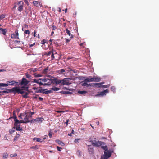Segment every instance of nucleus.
Segmentation results:
<instances>
[{"mask_svg": "<svg viewBox=\"0 0 159 159\" xmlns=\"http://www.w3.org/2000/svg\"><path fill=\"white\" fill-rule=\"evenodd\" d=\"M66 32L69 36L71 37V38L73 37V36L71 34L70 31H69L68 29H66Z\"/></svg>", "mask_w": 159, "mask_h": 159, "instance_id": "nucleus-23", "label": "nucleus"}, {"mask_svg": "<svg viewBox=\"0 0 159 159\" xmlns=\"http://www.w3.org/2000/svg\"><path fill=\"white\" fill-rule=\"evenodd\" d=\"M44 89H41L40 90H39L38 91L37 93H43V92H44Z\"/></svg>", "mask_w": 159, "mask_h": 159, "instance_id": "nucleus-39", "label": "nucleus"}, {"mask_svg": "<svg viewBox=\"0 0 159 159\" xmlns=\"http://www.w3.org/2000/svg\"><path fill=\"white\" fill-rule=\"evenodd\" d=\"M24 33L26 34H29L30 33V32L28 30H26L24 32Z\"/></svg>", "mask_w": 159, "mask_h": 159, "instance_id": "nucleus-42", "label": "nucleus"}, {"mask_svg": "<svg viewBox=\"0 0 159 159\" xmlns=\"http://www.w3.org/2000/svg\"><path fill=\"white\" fill-rule=\"evenodd\" d=\"M72 93L69 92V91H66V94H72Z\"/></svg>", "mask_w": 159, "mask_h": 159, "instance_id": "nucleus-63", "label": "nucleus"}, {"mask_svg": "<svg viewBox=\"0 0 159 159\" xmlns=\"http://www.w3.org/2000/svg\"><path fill=\"white\" fill-rule=\"evenodd\" d=\"M108 92L109 90L108 89H107L103 91L99 92L98 95L99 96H103L106 95V93H108Z\"/></svg>", "mask_w": 159, "mask_h": 159, "instance_id": "nucleus-15", "label": "nucleus"}, {"mask_svg": "<svg viewBox=\"0 0 159 159\" xmlns=\"http://www.w3.org/2000/svg\"><path fill=\"white\" fill-rule=\"evenodd\" d=\"M20 91V88L18 87L12 88L10 89H7L6 91H0V95H4L5 93H7L9 92H13L14 94L16 93L19 94V92Z\"/></svg>", "mask_w": 159, "mask_h": 159, "instance_id": "nucleus-2", "label": "nucleus"}, {"mask_svg": "<svg viewBox=\"0 0 159 159\" xmlns=\"http://www.w3.org/2000/svg\"><path fill=\"white\" fill-rule=\"evenodd\" d=\"M19 119H22L20 120V123H27L29 122L32 123V120L30 121L27 118V115L25 112L20 113L18 116Z\"/></svg>", "mask_w": 159, "mask_h": 159, "instance_id": "nucleus-1", "label": "nucleus"}, {"mask_svg": "<svg viewBox=\"0 0 159 159\" xmlns=\"http://www.w3.org/2000/svg\"><path fill=\"white\" fill-rule=\"evenodd\" d=\"M48 135L50 138H51L52 136V134L51 131H50L49 132Z\"/></svg>", "mask_w": 159, "mask_h": 159, "instance_id": "nucleus-47", "label": "nucleus"}, {"mask_svg": "<svg viewBox=\"0 0 159 159\" xmlns=\"http://www.w3.org/2000/svg\"><path fill=\"white\" fill-rule=\"evenodd\" d=\"M95 87L97 88H99L102 87V85H101L100 83H95Z\"/></svg>", "mask_w": 159, "mask_h": 159, "instance_id": "nucleus-33", "label": "nucleus"}, {"mask_svg": "<svg viewBox=\"0 0 159 159\" xmlns=\"http://www.w3.org/2000/svg\"><path fill=\"white\" fill-rule=\"evenodd\" d=\"M52 92L51 90H47L43 92V94H47L51 93Z\"/></svg>", "mask_w": 159, "mask_h": 159, "instance_id": "nucleus-30", "label": "nucleus"}, {"mask_svg": "<svg viewBox=\"0 0 159 159\" xmlns=\"http://www.w3.org/2000/svg\"><path fill=\"white\" fill-rule=\"evenodd\" d=\"M111 90L112 91H114L115 90V88L114 87L112 86L111 88Z\"/></svg>", "mask_w": 159, "mask_h": 159, "instance_id": "nucleus-50", "label": "nucleus"}, {"mask_svg": "<svg viewBox=\"0 0 159 159\" xmlns=\"http://www.w3.org/2000/svg\"><path fill=\"white\" fill-rule=\"evenodd\" d=\"M109 87V85H102V88H107Z\"/></svg>", "mask_w": 159, "mask_h": 159, "instance_id": "nucleus-43", "label": "nucleus"}, {"mask_svg": "<svg viewBox=\"0 0 159 159\" xmlns=\"http://www.w3.org/2000/svg\"><path fill=\"white\" fill-rule=\"evenodd\" d=\"M67 69H68V70H66V71H71L72 70V69L68 67L67 68Z\"/></svg>", "mask_w": 159, "mask_h": 159, "instance_id": "nucleus-57", "label": "nucleus"}, {"mask_svg": "<svg viewBox=\"0 0 159 159\" xmlns=\"http://www.w3.org/2000/svg\"><path fill=\"white\" fill-rule=\"evenodd\" d=\"M32 83H35L39 84L40 86L43 85V83L42 81V78L34 79L32 80Z\"/></svg>", "mask_w": 159, "mask_h": 159, "instance_id": "nucleus-6", "label": "nucleus"}, {"mask_svg": "<svg viewBox=\"0 0 159 159\" xmlns=\"http://www.w3.org/2000/svg\"><path fill=\"white\" fill-rule=\"evenodd\" d=\"M66 91H61L60 92V93L63 94H66Z\"/></svg>", "mask_w": 159, "mask_h": 159, "instance_id": "nucleus-54", "label": "nucleus"}, {"mask_svg": "<svg viewBox=\"0 0 159 159\" xmlns=\"http://www.w3.org/2000/svg\"><path fill=\"white\" fill-rule=\"evenodd\" d=\"M79 78L80 79V80H83L84 79V77H83V76H80L79 77Z\"/></svg>", "mask_w": 159, "mask_h": 159, "instance_id": "nucleus-53", "label": "nucleus"}, {"mask_svg": "<svg viewBox=\"0 0 159 159\" xmlns=\"http://www.w3.org/2000/svg\"><path fill=\"white\" fill-rule=\"evenodd\" d=\"M66 71V69H62L58 70V72L59 74H63V73L65 72Z\"/></svg>", "mask_w": 159, "mask_h": 159, "instance_id": "nucleus-22", "label": "nucleus"}, {"mask_svg": "<svg viewBox=\"0 0 159 159\" xmlns=\"http://www.w3.org/2000/svg\"><path fill=\"white\" fill-rule=\"evenodd\" d=\"M57 149L58 151H61V149H62V148L60 147L57 146Z\"/></svg>", "mask_w": 159, "mask_h": 159, "instance_id": "nucleus-45", "label": "nucleus"}, {"mask_svg": "<svg viewBox=\"0 0 159 159\" xmlns=\"http://www.w3.org/2000/svg\"><path fill=\"white\" fill-rule=\"evenodd\" d=\"M14 117H13L14 118V121H15L14 126H17V124L20 123V120H19L17 119V117L15 115L14 112L13 113Z\"/></svg>", "mask_w": 159, "mask_h": 159, "instance_id": "nucleus-11", "label": "nucleus"}, {"mask_svg": "<svg viewBox=\"0 0 159 159\" xmlns=\"http://www.w3.org/2000/svg\"><path fill=\"white\" fill-rule=\"evenodd\" d=\"M30 114H31V115L32 116V115H33V114H34V112H30Z\"/></svg>", "mask_w": 159, "mask_h": 159, "instance_id": "nucleus-64", "label": "nucleus"}, {"mask_svg": "<svg viewBox=\"0 0 159 159\" xmlns=\"http://www.w3.org/2000/svg\"><path fill=\"white\" fill-rule=\"evenodd\" d=\"M20 134H17V135L14 138V141L16 140L18 138L20 137Z\"/></svg>", "mask_w": 159, "mask_h": 159, "instance_id": "nucleus-34", "label": "nucleus"}, {"mask_svg": "<svg viewBox=\"0 0 159 159\" xmlns=\"http://www.w3.org/2000/svg\"><path fill=\"white\" fill-rule=\"evenodd\" d=\"M91 78V82H98L100 81L101 80L100 78L98 77L94 76Z\"/></svg>", "mask_w": 159, "mask_h": 159, "instance_id": "nucleus-10", "label": "nucleus"}, {"mask_svg": "<svg viewBox=\"0 0 159 159\" xmlns=\"http://www.w3.org/2000/svg\"><path fill=\"white\" fill-rule=\"evenodd\" d=\"M89 141L92 143V145L94 146L93 143H96L97 142L95 140H93L92 138H90L89 139Z\"/></svg>", "mask_w": 159, "mask_h": 159, "instance_id": "nucleus-24", "label": "nucleus"}, {"mask_svg": "<svg viewBox=\"0 0 159 159\" xmlns=\"http://www.w3.org/2000/svg\"><path fill=\"white\" fill-rule=\"evenodd\" d=\"M84 82H91V78H87L85 79L84 80Z\"/></svg>", "mask_w": 159, "mask_h": 159, "instance_id": "nucleus-31", "label": "nucleus"}, {"mask_svg": "<svg viewBox=\"0 0 159 159\" xmlns=\"http://www.w3.org/2000/svg\"><path fill=\"white\" fill-rule=\"evenodd\" d=\"M34 76L35 77H40L42 75L40 74H34Z\"/></svg>", "mask_w": 159, "mask_h": 159, "instance_id": "nucleus-35", "label": "nucleus"}, {"mask_svg": "<svg viewBox=\"0 0 159 159\" xmlns=\"http://www.w3.org/2000/svg\"><path fill=\"white\" fill-rule=\"evenodd\" d=\"M48 67H47L46 68L44 69L43 70V73L44 74L47 73V70H48Z\"/></svg>", "mask_w": 159, "mask_h": 159, "instance_id": "nucleus-38", "label": "nucleus"}, {"mask_svg": "<svg viewBox=\"0 0 159 159\" xmlns=\"http://www.w3.org/2000/svg\"><path fill=\"white\" fill-rule=\"evenodd\" d=\"M36 32H36V30H35V31H34V37H36V35H37V34H36Z\"/></svg>", "mask_w": 159, "mask_h": 159, "instance_id": "nucleus-58", "label": "nucleus"}, {"mask_svg": "<svg viewBox=\"0 0 159 159\" xmlns=\"http://www.w3.org/2000/svg\"><path fill=\"white\" fill-rule=\"evenodd\" d=\"M51 89L54 91H57L59 90L60 89L54 86L51 88Z\"/></svg>", "mask_w": 159, "mask_h": 159, "instance_id": "nucleus-27", "label": "nucleus"}, {"mask_svg": "<svg viewBox=\"0 0 159 159\" xmlns=\"http://www.w3.org/2000/svg\"><path fill=\"white\" fill-rule=\"evenodd\" d=\"M102 148L105 151H107L108 150V148L106 145L103 146L102 145L101 146Z\"/></svg>", "mask_w": 159, "mask_h": 159, "instance_id": "nucleus-28", "label": "nucleus"}, {"mask_svg": "<svg viewBox=\"0 0 159 159\" xmlns=\"http://www.w3.org/2000/svg\"><path fill=\"white\" fill-rule=\"evenodd\" d=\"M89 86L95 87V83H90L89 84Z\"/></svg>", "mask_w": 159, "mask_h": 159, "instance_id": "nucleus-41", "label": "nucleus"}, {"mask_svg": "<svg viewBox=\"0 0 159 159\" xmlns=\"http://www.w3.org/2000/svg\"><path fill=\"white\" fill-rule=\"evenodd\" d=\"M32 118L31 115H27V118L29 120V119L31 118Z\"/></svg>", "mask_w": 159, "mask_h": 159, "instance_id": "nucleus-60", "label": "nucleus"}, {"mask_svg": "<svg viewBox=\"0 0 159 159\" xmlns=\"http://www.w3.org/2000/svg\"><path fill=\"white\" fill-rule=\"evenodd\" d=\"M33 120H34V121H36L40 123H41L44 120V119L42 117H38L36 119H34Z\"/></svg>", "mask_w": 159, "mask_h": 159, "instance_id": "nucleus-18", "label": "nucleus"}, {"mask_svg": "<svg viewBox=\"0 0 159 159\" xmlns=\"http://www.w3.org/2000/svg\"><path fill=\"white\" fill-rule=\"evenodd\" d=\"M88 151L89 154H92L93 152V148L91 145H88Z\"/></svg>", "mask_w": 159, "mask_h": 159, "instance_id": "nucleus-13", "label": "nucleus"}, {"mask_svg": "<svg viewBox=\"0 0 159 159\" xmlns=\"http://www.w3.org/2000/svg\"><path fill=\"white\" fill-rule=\"evenodd\" d=\"M19 83L17 82H16L14 81H11V82L8 81L7 82V85H13L14 84H15L16 85H18Z\"/></svg>", "mask_w": 159, "mask_h": 159, "instance_id": "nucleus-16", "label": "nucleus"}, {"mask_svg": "<svg viewBox=\"0 0 159 159\" xmlns=\"http://www.w3.org/2000/svg\"><path fill=\"white\" fill-rule=\"evenodd\" d=\"M81 83V85L83 86L89 87V84L87 83V82H84V81H82Z\"/></svg>", "mask_w": 159, "mask_h": 159, "instance_id": "nucleus-19", "label": "nucleus"}, {"mask_svg": "<svg viewBox=\"0 0 159 159\" xmlns=\"http://www.w3.org/2000/svg\"><path fill=\"white\" fill-rule=\"evenodd\" d=\"M16 130L18 131H21L22 130V128L20 127V125H18V124H17V126H16Z\"/></svg>", "mask_w": 159, "mask_h": 159, "instance_id": "nucleus-26", "label": "nucleus"}, {"mask_svg": "<svg viewBox=\"0 0 159 159\" xmlns=\"http://www.w3.org/2000/svg\"><path fill=\"white\" fill-rule=\"evenodd\" d=\"M25 75L27 78H30L31 77V76L28 74H26Z\"/></svg>", "mask_w": 159, "mask_h": 159, "instance_id": "nucleus-49", "label": "nucleus"}, {"mask_svg": "<svg viewBox=\"0 0 159 159\" xmlns=\"http://www.w3.org/2000/svg\"><path fill=\"white\" fill-rule=\"evenodd\" d=\"M50 78H46L44 79L42 78V81L43 83V85L49 86L51 85V82L50 81Z\"/></svg>", "mask_w": 159, "mask_h": 159, "instance_id": "nucleus-5", "label": "nucleus"}, {"mask_svg": "<svg viewBox=\"0 0 159 159\" xmlns=\"http://www.w3.org/2000/svg\"><path fill=\"white\" fill-rule=\"evenodd\" d=\"M29 82V81H27L26 78H23L20 83V85L23 86L21 87V88L24 89H28L29 86L28 84Z\"/></svg>", "mask_w": 159, "mask_h": 159, "instance_id": "nucleus-3", "label": "nucleus"}, {"mask_svg": "<svg viewBox=\"0 0 159 159\" xmlns=\"http://www.w3.org/2000/svg\"><path fill=\"white\" fill-rule=\"evenodd\" d=\"M51 84L53 83V84H60V79L57 78H54L53 79L50 78Z\"/></svg>", "mask_w": 159, "mask_h": 159, "instance_id": "nucleus-9", "label": "nucleus"}, {"mask_svg": "<svg viewBox=\"0 0 159 159\" xmlns=\"http://www.w3.org/2000/svg\"><path fill=\"white\" fill-rule=\"evenodd\" d=\"M69 120H66V122H65V123L66 124V125L67 126L68 125V121H69Z\"/></svg>", "mask_w": 159, "mask_h": 159, "instance_id": "nucleus-61", "label": "nucleus"}, {"mask_svg": "<svg viewBox=\"0 0 159 159\" xmlns=\"http://www.w3.org/2000/svg\"><path fill=\"white\" fill-rule=\"evenodd\" d=\"M0 33L3 34L4 35H5L6 33V29H4L2 28H0Z\"/></svg>", "mask_w": 159, "mask_h": 159, "instance_id": "nucleus-20", "label": "nucleus"}, {"mask_svg": "<svg viewBox=\"0 0 159 159\" xmlns=\"http://www.w3.org/2000/svg\"><path fill=\"white\" fill-rule=\"evenodd\" d=\"M36 141L38 142H42V141H41V139L40 138H37V139H36Z\"/></svg>", "mask_w": 159, "mask_h": 159, "instance_id": "nucleus-44", "label": "nucleus"}, {"mask_svg": "<svg viewBox=\"0 0 159 159\" xmlns=\"http://www.w3.org/2000/svg\"><path fill=\"white\" fill-rule=\"evenodd\" d=\"M56 141L61 146H63L64 145V143L59 140H56Z\"/></svg>", "mask_w": 159, "mask_h": 159, "instance_id": "nucleus-25", "label": "nucleus"}, {"mask_svg": "<svg viewBox=\"0 0 159 159\" xmlns=\"http://www.w3.org/2000/svg\"><path fill=\"white\" fill-rule=\"evenodd\" d=\"M53 52L52 51H50L49 52H48L47 53L45 52L44 54V55H46L47 56H50V55H51L52 53Z\"/></svg>", "mask_w": 159, "mask_h": 159, "instance_id": "nucleus-29", "label": "nucleus"}, {"mask_svg": "<svg viewBox=\"0 0 159 159\" xmlns=\"http://www.w3.org/2000/svg\"><path fill=\"white\" fill-rule=\"evenodd\" d=\"M87 91H78V93L79 94L82 95H84L87 93Z\"/></svg>", "mask_w": 159, "mask_h": 159, "instance_id": "nucleus-21", "label": "nucleus"}, {"mask_svg": "<svg viewBox=\"0 0 159 159\" xmlns=\"http://www.w3.org/2000/svg\"><path fill=\"white\" fill-rule=\"evenodd\" d=\"M8 86L7 84L4 83H0V87H6Z\"/></svg>", "mask_w": 159, "mask_h": 159, "instance_id": "nucleus-36", "label": "nucleus"}, {"mask_svg": "<svg viewBox=\"0 0 159 159\" xmlns=\"http://www.w3.org/2000/svg\"><path fill=\"white\" fill-rule=\"evenodd\" d=\"M7 154L6 153V154H5L3 156V157L4 158H7Z\"/></svg>", "mask_w": 159, "mask_h": 159, "instance_id": "nucleus-59", "label": "nucleus"}, {"mask_svg": "<svg viewBox=\"0 0 159 159\" xmlns=\"http://www.w3.org/2000/svg\"><path fill=\"white\" fill-rule=\"evenodd\" d=\"M11 37L12 39H19V33H18V30H16L15 31V33H14L11 34Z\"/></svg>", "mask_w": 159, "mask_h": 159, "instance_id": "nucleus-8", "label": "nucleus"}, {"mask_svg": "<svg viewBox=\"0 0 159 159\" xmlns=\"http://www.w3.org/2000/svg\"><path fill=\"white\" fill-rule=\"evenodd\" d=\"M81 43L80 44V46L83 47V48H84V47L83 46V44L84 43Z\"/></svg>", "mask_w": 159, "mask_h": 159, "instance_id": "nucleus-55", "label": "nucleus"}, {"mask_svg": "<svg viewBox=\"0 0 159 159\" xmlns=\"http://www.w3.org/2000/svg\"><path fill=\"white\" fill-rule=\"evenodd\" d=\"M45 43H47V41L45 39H43L42 41H41V44H45Z\"/></svg>", "mask_w": 159, "mask_h": 159, "instance_id": "nucleus-37", "label": "nucleus"}, {"mask_svg": "<svg viewBox=\"0 0 159 159\" xmlns=\"http://www.w3.org/2000/svg\"><path fill=\"white\" fill-rule=\"evenodd\" d=\"M21 3L23 4V2L21 1L19 2L18 3V4L20 5L18 8V10L19 11H22V10H23V5L21 4Z\"/></svg>", "mask_w": 159, "mask_h": 159, "instance_id": "nucleus-17", "label": "nucleus"}, {"mask_svg": "<svg viewBox=\"0 0 159 159\" xmlns=\"http://www.w3.org/2000/svg\"><path fill=\"white\" fill-rule=\"evenodd\" d=\"M5 17V16L3 14H2L0 15V20H2Z\"/></svg>", "mask_w": 159, "mask_h": 159, "instance_id": "nucleus-40", "label": "nucleus"}, {"mask_svg": "<svg viewBox=\"0 0 159 159\" xmlns=\"http://www.w3.org/2000/svg\"><path fill=\"white\" fill-rule=\"evenodd\" d=\"M94 144V143H93ZM94 144V146L99 147L102 145H104L105 144L103 142L101 141H98L96 142Z\"/></svg>", "mask_w": 159, "mask_h": 159, "instance_id": "nucleus-12", "label": "nucleus"}, {"mask_svg": "<svg viewBox=\"0 0 159 159\" xmlns=\"http://www.w3.org/2000/svg\"><path fill=\"white\" fill-rule=\"evenodd\" d=\"M52 30H55L56 29V27L55 25H52Z\"/></svg>", "mask_w": 159, "mask_h": 159, "instance_id": "nucleus-52", "label": "nucleus"}, {"mask_svg": "<svg viewBox=\"0 0 159 159\" xmlns=\"http://www.w3.org/2000/svg\"><path fill=\"white\" fill-rule=\"evenodd\" d=\"M23 90H24V89H20V91L19 92V94L20 93V94H22L24 93V92Z\"/></svg>", "mask_w": 159, "mask_h": 159, "instance_id": "nucleus-32", "label": "nucleus"}, {"mask_svg": "<svg viewBox=\"0 0 159 159\" xmlns=\"http://www.w3.org/2000/svg\"><path fill=\"white\" fill-rule=\"evenodd\" d=\"M80 139H75V140H74V142L76 143V142H78V141L79 140H80Z\"/></svg>", "mask_w": 159, "mask_h": 159, "instance_id": "nucleus-56", "label": "nucleus"}, {"mask_svg": "<svg viewBox=\"0 0 159 159\" xmlns=\"http://www.w3.org/2000/svg\"><path fill=\"white\" fill-rule=\"evenodd\" d=\"M17 156V154L16 153H15L14 154H11L10 155V156L11 157H14L15 156Z\"/></svg>", "mask_w": 159, "mask_h": 159, "instance_id": "nucleus-46", "label": "nucleus"}, {"mask_svg": "<svg viewBox=\"0 0 159 159\" xmlns=\"http://www.w3.org/2000/svg\"><path fill=\"white\" fill-rule=\"evenodd\" d=\"M35 44V43L34 42L33 44H29V46L30 48H31Z\"/></svg>", "mask_w": 159, "mask_h": 159, "instance_id": "nucleus-48", "label": "nucleus"}, {"mask_svg": "<svg viewBox=\"0 0 159 159\" xmlns=\"http://www.w3.org/2000/svg\"><path fill=\"white\" fill-rule=\"evenodd\" d=\"M39 99L40 101H42L43 100V98L41 97H39Z\"/></svg>", "mask_w": 159, "mask_h": 159, "instance_id": "nucleus-62", "label": "nucleus"}, {"mask_svg": "<svg viewBox=\"0 0 159 159\" xmlns=\"http://www.w3.org/2000/svg\"><path fill=\"white\" fill-rule=\"evenodd\" d=\"M111 152L110 150L105 151L104 152V159H107L110 157L111 155Z\"/></svg>", "mask_w": 159, "mask_h": 159, "instance_id": "nucleus-7", "label": "nucleus"}, {"mask_svg": "<svg viewBox=\"0 0 159 159\" xmlns=\"http://www.w3.org/2000/svg\"><path fill=\"white\" fill-rule=\"evenodd\" d=\"M33 3L35 6H36L37 7H39V6L40 7H43L42 4L40 3V2L38 1H34L33 2Z\"/></svg>", "mask_w": 159, "mask_h": 159, "instance_id": "nucleus-14", "label": "nucleus"}, {"mask_svg": "<svg viewBox=\"0 0 159 159\" xmlns=\"http://www.w3.org/2000/svg\"><path fill=\"white\" fill-rule=\"evenodd\" d=\"M51 55L52 59L53 60L54 58V56L53 53L52 52Z\"/></svg>", "mask_w": 159, "mask_h": 159, "instance_id": "nucleus-51", "label": "nucleus"}, {"mask_svg": "<svg viewBox=\"0 0 159 159\" xmlns=\"http://www.w3.org/2000/svg\"><path fill=\"white\" fill-rule=\"evenodd\" d=\"M71 79L70 78H65L62 80L60 79V84L61 85H69L71 83H70Z\"/></svg>", "mask_w": 159, "mask_h": 159, "instance_id": "nucleus-4", "label": "nucleus"}]
</instances>
